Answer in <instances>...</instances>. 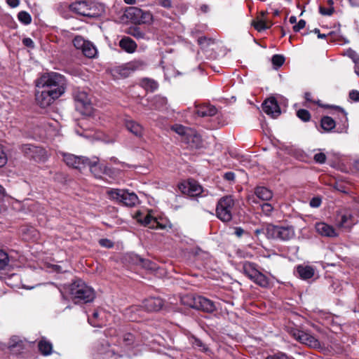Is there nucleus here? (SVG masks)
I'll use <instances>...</instances> for the list:
<instances>
[{
  "instance_id": "1",
  "label": "nucleus",
  "mask_w": 359,
  "mask_h": 359,
  "mask_svg": "<svg viewBox=\"0 0 359 359\" xmlns=\"http://www.w3.org/2000/svg\"><path fill=\"white\" fill-rule=\"evenodd\" d=\"M36 101L41 107L45 108L65 93V79L56 72L47 73L36 81Z\"/></svg>"
},
{
  "instance_id": "2",
  "label": "nucleus",
  "mask_w": 359,
  "mask_h": 359,
  "mask_svg": "<svg viewBox=\"0 0 359 359\" xmlns=\"http://www.w3.org/2000/svg\"><path fill=\"white\" fill-rule=\"evenodd\" d=\"M69 294L75 304L90 302L95 298L93 289L81 280H76L69 285Z\"/></svg>"
},
{
  "instance_id": "3",
  "label": "nucleus",
  "mask_w": 359,
  "mask_h": 359,
  "mask_svg": "<svg viewBox=\"0 0 359 359\" xmlns=\"http://www.w3.org/2000/svg\"><path fill=\"white\" fill-rule=\"evenodd\" d=\"M294 237L295 231L292 225L266 224V238L269 239L288 241Z\"/></svg>"
},
{
  "instance_id": "4",
  "label": "nucleus",
  "mask_w": 359,
  "mask_h": 359,
  "mask_svg": "<svg viewBox=\"0 0 359 359\" xmlns=\"http://www.w3.org/2000/svg\"><path fill=\"white\" fill-rule=\"evenodd\" d=\"M69 7L78 15L89 18H97L101 13L100 6L94 2L80 1L72 4Z\"/></svg>"
},
{
  "instance_id": "5",
  "label": "nucleus",
  "mask_w": 359,
  "mask_h": 359,
  "mask_svg": "<svg viewBox=\"0 0 359 359\" xmlns=\"http://www.w3.org/2000/svg\"><path fill=\"white\" fill-rule=\"evenodd\" d=\"M243 273L255 283L262 287L269 286V278L257 268V265L252 262H245L243 264Z\"/></svg>"
},
{
  "instance_id": "6",
  "label": "nucleus",
  "mask_w": 359,
  "mask_h": 359,
  "mask_svg": "<svg viewBox=\"0 0 359 359\" xmlns=\"http://www.w3.org/2000/svg\"><path fill=\"white\" fill-rule=\"evenodd\" d=\"M234 208V200L231 196H226L219 199L216 208L217 217L222 222H227L232 219Z\"/></svg>"
},
{
  "instance_id": "7",
  "label": "nucleus",
  "mask_w": 359,
  "mask_h": 359,
  "mask_svg": "<svg viewBox=\"0 0 359 359\" xmlns=\"http://www.w3.org/2000/svg\"><path fill=\"white\" fill-rule=\"evenodd\" d=\"M107 195L111 199L116 200L126 206L133 207L138 203L137 195L126 190L109 189L107 191Z\"/></svg>"
},
{
  "instance_id": "8",
  "label": "nucleus",
  "mask_w": 359,
  "mask_h": 359,
  "mask_svg": "<svg viewBox=\"0 0 359 359\" xmlns=\"http://www.w3.org/2000/svg\"><path fill=\"white\" fill-rule=\"evenodd\" d=\"M358 222L357 215L351 210L340 212L336 218V225L339 229L350 230Z\"/></svg>"
},
{
  "instance_id": "9",
  "label": "nucleus",
  "mask_w": 359,
  "mask_h": 359,
  "mask_svg": "<svg viewBox=\"0 0 359 359\" xmlns=\"http://www.w3.org/2000/svg\"><path fill=\"white\" fill-rule=\"evenodd\" d=\"M22 151L25 155L37 162H43L48 158L46 151L40 147L27 144L22 147Z\"/></svg>"
},
{
  "instance_id": "10",
  "label": "nucleus",
  "mask_w": 359,
  "mask_h": 359,
  "mask_svg": "<svg viewBox=\"0 0 359 359\" xmlns=\"http://www.w3.org/2000/svg\"><path fill=\"white\" fill-rule=\"evenodd\" d=\"M62 157L63 161L69 167L81 170L86 168V161L88 158L84 156H77L72 154L65 152H60Z\"/></svg>"
},
{
  "instance_id": "11",
  "label": "nucleus",
  "mask_w": 359,
  "mask_h": 359,
  "mask_svg": "<svg viewBox=\"0 0 359 359\" xmlns=\"http://www.w3.org/2000/svg\"><path fill=\"white\" fill-rule=\"evenodd\" d=\"M74 100L76 102V108L83 114H90L92 112V104L90 98L84 91H79L74 95Z\"/></svg>"
},
{
  "instance_id": "12",
  "label": "nucleus",
  "mask_w": 359,
  "mask_h": 359,
  "mask_svg": "<svg viewBox=\"0 0 359 359\" xmlns=\"http://www.w3.org/2000/svg\"><path fill=\"white\" fill-rule=\"evenodd\" d=\"M292 336L300 343L310 347L316 348L320 346L319 341L308 332L297 330L292 332Z\"/></svg>"
},
{
  "instance_id": "13",
  "label": "nucleus",
  "mask_w": 359,
  "mask_h": 359,
  "mask_svg": "<svg viewBox=\"0 0 359 359\" xmlns=\"http://www.w3.org/2000/svg\"><path fill=\"white\" fill-rule=\"evenodd\" d=\"M292 336L300 343L310 347L316 348L320 346L319 341L308 332L297 330L292 332Z\"/></svg>"
},
{
  "instance_id": "14",
  "label": "nucleus",
  "mask_w": 359,
  "mask_h": 359,
  "mask_svg": "<svg viewBox=\"0 0 359 359\" xmlns=\"http://www.w3.org/2000/svg\"><path fill=\"white\" fill-rule=\"evenodd\" d=\"M179 189L184 194L194 197L200 195L203 191L202 187L195 180H188L179 184Z\"/></svg>"
},
{
  "instance_id": "15",
  "label": "nucleus",
  "mask_w": 359,
  "mask_h": 359,
  "mask_svg": "<svg viewBox=\"0 0 359 359\" xmlns=\"http://www.w3.org/2000/svg\"><path fill=\"white\" fill-rule=\"evenodd\" d=\"M262 109L267 114L276 118L280 114V109L274 97L266 100L262 104Z\"/></svg>"
},
{
  "instance_id": "16",
  "label": "nucleus",
  "mask_w": 359,
  "mask_h": 359,
  "mask_svg": "<svg viewBox=\"0 0 359 359\" xmlns=\"http://www.w3.org/2000/svg\"><path fill=\"white\" fill-rule=\"evenodd\" d=\"M191 149H198L202 147L201 135L194 129L188 130V133L183 141Z\"/></svg>"
},
{
  "instance_id": "17",
  "label": "nucleus",
  "mask_w": 359,
  "mask_h": 359,
  "mask_svg": "<svg viewBox=\"0 0 359 359\" xmlns=\"http://www.w3.org/2000/svg\"><path fill=\"white\" fill-rule=\"evenodd\" d=\"M88 166L91 173L96 177L100 178L102 174L106 172V167L102 165L99 163V159L97 157L92 158H87L86 167Z\"/></svg>"
},
{
  "instance_id": "18",
  "label": "nucleus",
  "mask_w": 359,
  "mask_h": 359,
  "mask_svg": "<svg viewBox=\"0 0 359 359\" xmlns=\"http://www.w3.org/2000/svg\"><path fill=\"white\" fill-rule=\"evenodd\" d=\"M125 126L127 130L137 137L141 138L144 136V129L143 126L133 119H126Z\"/></svg>"
},
{
  "instance_id": "19",
  "label": "nucleus",
  "mask_w": 359,
  "mask_h": 359,
  "mask_svg": "<svg viewBox=\"0 0 359 359\" xmlns=\"http://www.w3.org/2000/svg\"><path fill=\"white\" fill-rule=\"evenodd\" d=\"M316 231L322 236L337 237L338 233L331 225L325 222H318L316 224Z\"/></svg>"
},
{
  "instance_id": "20",
  "label": "nucleus",
  "mask_w": 359,
  "mask_h": 359,
  "mask_svg": "<svg viewBox=\"0 0 359 359\" xmlns=\"http://www.w3.org/2000/svg\"><path fill=\"white\" fill-rule=\"evenodd\" d=\"M163 305V302L158 297H150L145 299L142 303V306L147 311H158Z\"/></svg>"
},
{
  "instance_id": "21",
  "label": "nucleus",
  "mask_w": 359,
  "mask_h": 359,
  "mask_svg": "<svg viewBox=\"0 0 359 359\" xmlns=\"http://www.w3.org/2000/svg\"><path fill=\"white\" fill-rule=\"evenodd\" d=\"M196 309L211 313L216 310V306L212 301L202 296H198Z\"/></svg>"
},
{
  "instance_id": "22",
  "label": "nucleus",
  "mask_w": 359,
  "mask_h": 359,
  "mask_svg": "<svg viewBox=\"0 0 359 359\" xmlns=\"http://www.w3.org/2000/svg\"><path fill=\"white\" fill-rule=\"evenodd\" d=\"M147 66V63L142 60L131 61L121 69V74L127 75L131 72L143 69Z\"/></svg>"
},
{
  "instance_id": "23",
  "label": "nucleus",
  "mask_w": 359,
  "mask_h": 359,
  "mask_svg": "<svg viewBox=\"0 0 359 359\" xmlns=\"http://www.w3.org/2000/svg\"><path fill=\"white\" fill-rule=\"evenodd\" d=\"M128 13L135 15L136 17L135 20L138 23H144L151 18V15L149 13L143 11L142 9L135 7L130 8Z\"/></svg>"
},
{
  "instance_id": "24",
  "label": "nucleus",
  "mask_w": 359,
  "mask_h": 359,
  "mask_svg": "<svg viewBox=\"0 0 359 359\" xmlns=\"http://www.w3.org/2000/svg\"><path fill=\"white\" fill-rule=\"evenodd\" d=\"M252 25L258 32H262L271 27L272 22L265 18V12H262L257 20L252 22Z\"/></svg>"
},
{
  "instance_id": "25",
  "label": "nucleus",
  "mask_w": 359,
  "mask_h": 359,
  "mask_svg": "<svg viewBox=\"0 0 359 359\" xmlns=\"http://www.w3.org/2000/svg\"><path fill=\"white\" fill-rule=\"evenodd\" d=\"M217 112V109L216 107L208 104L199 105L196 107V113L201 117L212 116L215 115Z\"/></svg>"
},
{
  "instance_id": "26",
  "label": "nucleus",
  "mask_w": 359,
  "mask_h": 359,
  "mask_svg": "<svg viewBox=\"0 0 359 359\" xmlns=\"http://www.w3.org/2000/svg\"><path fill=\"white\" fill-rule=\"evenodd\" d=\"M97 353L99 354L103 355L104 358L106 359H116L117 356L115 353V349L114 348H110L108 343H105L104 344H102L100 346V344H99L97 346Z\"/></svg>"
},
{
  "instance_id": "27",
  "label": "nucleus",
  "mask_w": 359,
  "mask_h": 359,
  "mask_svg": "<svg viewBox=\"0 0 359 359\" xmlns=\"http://www.w3.org/2000/svg\"><path fill=\"white\" fill-rule=\"evenodd\" d=\"M120 47L128 53H133L136 50L137 44L130 37L125 36L119 41Z\"/></svg>"
},
{
  "instance_id": "28",
  "label": "nucleus",
  "mask_w": 359,
  "mask_h": 359,
  "mask_svg": "<svg viewBox=\"0 0 359 359\" xmlns=\"http://www.w3.org/2000/svg\"><path fill=\"white\" fill-rule=\"evenodd\" d=\"M297 272L304 280L311 278L314 275V269L310 266L299 265L297 267Z\"/></svg>"
},
{
  "instance_id": "29",
  "label": "nucleus",
  "mask_w": 359,
  "mask_h": 359,
  "mask_svg": "<svg viewBox=\"0 0 359 359\" xmlns=\"http://www.w3.org/2000/svg\"><path fill=\"white\" fill-rule=\"evenodd\" d=\"M140 222L144 225L149 226L150 229H164V226L159 224L155 217L151 216L149 213L144 216L143 219H140Z\"/></svg>"
},
{
  "instance_id": "30",
  "label": "nucleus",
  "mask_w": 359,
  "mask_h": 359,
  "mask_svg": "<svg viewBox=\"0 0 359 359\" xmlns=\"http://www.w3.org/2000/svg\"><path fill=\"white\" fill-rule=\"evenodd\" d=\"M151 109L162 110L166 108L167 100L164 97L155 96L151 101Z\"/></svg>"
},
{
  "instance_id": "31",
  "label": "nucleus",
  "mask_w": 359,
  "mask_h": 359,
  "mask_svg": "<svg viewBox=\"0 0 359 359\" xmlns=\"http://www.w3.org/2000/svg\"><path fill=\"white\" fill-rule=\"evenodd\" d=\"M255 194L257 196V198L263 201H269L273 196L271 191L264 187H257L255 189Z\"/></svg>"
},
{
  "instance_id": "32",
  "label": "nucleus",
  "mask_w": 359,
  "mask_h": 359,
  "mask_svg": "<svg viewBox=\"0 0 359 359\" xmlns=\"http://www.w3.org/2000/svg\"><path fill=\"white\" fill-rule=\"evenodd\" d=\"M198 296L194 294H186L181 297L182 304L196 309Z\"/></svg>"
},
{
  "instance_id": "33",
  "label": "nucleus",
  "mask_w": 359,
  "mask_h": 359,
  "mask_svg": "<svg viewBox=\"0 0 359 359\" xmlns=\"http://www.w3.org/2000/svg\"><path fill=\"white\" fill-rule=\"evenodd\" d=\"M39 351L44 355H48L51 354L53 351V346L50 342L42 339L39 342L38 344Z\"/></svg>"
},
{
  "instance_id": "34",
  "label": "nucleus",
  "mask_w": 359,
  "mask_h": 359,
  "mask_svg": "<svg viewBox=\"0 0 359 359\" xmlns=\"http://www.w3.org/2000/svg\"><path fill=\"white\" fill-rule=\"evenodd\" d=\"M321 128L326 132L331 131L336 126V123L330 116H324L321 119Z\"/></svg>"
},
{
  "instance_id": "35",
  "label": "nucleus",
  "mask_w": 359,
  "mask_h": 359,
  "mask_svg": "<svg viewBox=\"0 0 359 359\" xmlns=\"http://www.w3.org/2000/svg\"><path fill=\"white\" fill-rule=\"evenodd\" d=\"M81 51L86 57L89 58L94 57L97 54L96 48L89 41H87Z\"/></svg>"
},
{
  "instance_id": "36",
  "label": "nucleus",
  "mask_w": 359,
  "mask_h": 359,
  "mask_svg": "<svg viewBox=\"0 0 359 359\" xmlns=\"http://www.w3.org/2000/svg\"><path fill=\"white\" fill-rule=\"evenodd\" d=\"M339 111L341 115V126H339L337 129L338 133H346L348 130V118L346 113L342 109L339 108Z\"/></svg>"
},
{
  "instance_id": "37",
  "label": "nucleus",
  "mask_w": 359,
  "mask_h": 359,
  "mask_svg": "<svg viewBox=\"0 0 359 359\" xmlns=\"http://www.w3.org/2000/svg\"><path fill=\"white\" fill-rule=\"evenodd\" d=\"M172 130L176 133L182 136V141L185 138L188 133V130H190V128H186L182 125L175 124L172 127Z\"/></svg>"
},
{
  "instance_id": "38",
  "label": "nucleus",
  "mask_w": 359,
  "mask_h": 359,
  "mask_svg": "<svg viewBox=\"0 0 359 359\" xmlns=\"http://www.w3.org/2000/svg\"><path fill=\"white\" fill-rule=\"evenodd\" d=\"M9 262L8 254L5 251L0 250V271L6 269L9 264Z\"/></svg>"
},
{
  "instance_id": "39",
  "label": "nucleus",
  "mask_w": 359,
  "mask_h": 359,
  "mask_svg": "<svg viewBox=\"0 0 359 359\" xmlns=\"http://www.w3.org/2000/svg\"><path fill=\"white\" fill-rule=\"evenodd\" d=\"M100 311H95L91 317H88L89 323L93 327H101L102 325L100 322Z\"/></svg>"
},
{
  "instance_id": "40",
  "label": "nucleus",
  "mask_w": 359,
  "mask_h": 359,
  "mask_svg": "<svg viewBox=\"0 0 359 359\" xmlns=\"http://www.w3.org/2000/svg\"><path fill=\"white\" fill-rule=\"evenodd\" d=\"M18 18L24 25H29L32 22L31 15L26 11H20L18 15Z\"/></svg>"
},
{
  "instance_id": "41",
  "label": "nucleus",
  "mask_w": 359,
  "mask_h": 359,
  "mask_svg": "<svg viewBox=\"0 0 359 359\" xmlns=\"http://www.w3.org/2000/svg\"><path fill=\"white\" fill-rule=\"evenodd\" d=\"M87 41L83 39V37L80 36H76L73 40L74 46L80 50H83V47L86 44Z\"/></svg>"
},
{
  "instance_id": "42",
  "label": "nucleus",
  "mask_w": 359,
  "mask_h": 359,
  "mask_svg": "<svg viewBox=\"0 0 359 359\" xmlns=\"http://www.w3.org/2000/svg\"><path fill=\"white\" fill-rule=\"evenodd\" d=\"M198 43L201 46V48H205L206 47L214 43V41L207 37H200L198 39Z\"/></svg>"
},
{
  "instance_id": "43",
  "label": "nucleus",
  "mask_w": 359,
  "mask_h": 359,
  "mask_svg": "<svg viewBox=\"0 0 359 359\" xmlns=\"http://www.w3.org/2000/svg\"><path fill=\"white\" fill-rule=\"evenodd\" d=\"M285 62V57L281 55H274L272 57V63L277 67H280L283 65Z\"/></svg>"
},
{
  "instance_id": "44",
  "label": "nucleus",
  "mask_w": 359,
  "mask_h": 359,
  "mask_svg": "<svg viewBox=\"0 0 359 359\" xmlns=\"http://www.w3.org/2000/svg\"><path fill=\"white\" fill-rule=\"evenodd\" d=\"M297 115L301 120L304 121H308L311 118L309 112L306 109L298 110Z\"/></svg>"
},
{
  "instance_id": "45",
  "label": "nucleus",
  "mask_w": 359,
  "mask_h": 359,
  "mask_svg": "<svg viewBox=\"0 0 359 359\" xmlns=\"http://www.w3.org/2000/svg\"><path fill=\"white\" fill-rule=\"evenodd\" d=\"M319 12L323 15H328L330 16L334 13V8L330 6L329 8H325L323 6L319 7Z\"/></svg>"
},
{
  "instance_id": "46",
  "label": "nucleus",
  "mask_w": 359,
  "mask_h": 359,
  "mask_svg": "<svg viewBox=\"0 0 359 359\" xmlns=\"http://www.w3.org/2000/svg\"><path fill=\"white\" fill-rule=\"evenodd\" d=\"M7 162V156L4 150L3 146L0 144V168L3 167Z\"/></svg>"
},
{
  "instance_id": "47",
  "label": "nucleus",
  "mask_w": 359,
  "mask_h": 359,
  "mask_svg": "<svg viewBox=\"0 0 359 359\" xmlns=\"http://www.w3.org/2000/svg\"><path fill=\"white\" fill-rule=\"evenodd\" d=\"M313 159L316 163H324L326 161V156L324 153H318L314 155Z\"/></svg>"
},
{
  "instance_id": "48",
  "label": "nucleus",
  "mask_w": 359,
  "mask_h": 359,
  "mask_svg": "<svg viewBox=\"0 0 359 359\" xmlns=\"http://www.w3.org/2000/svg\"><path fill=\"white\" fill-rule=\"evenodd\" d=\"M123 341L126 345H131L134 341V336L131 333H127L123 336Z\"/></svg>"
},
{
  "instance_id": "49",
  "label": "nucleus",
  "mask_w": 359,
  "mask_h": 359,
  "mask_svg": "<svg viewBox=\"0 0 359 359\" xmlns=\"http://www.w3.org/2000/svg\"><path fill=\"white\" fill-rule=\"evenodd\" d=\"M345 55L350 57L353 62L359 57L357 53L352 49L347 50L345 53Z\"/></svg>"
},
{
  "instance_id": "50",
  "label": "nucleus",
  "mask_w": 359,
  "mask_h": 359,
  "mask_svg": "<svg viewBox=\"0 0 359 359\" xmlns=\"http://www.w3.org/2000/svg\"><path fill=\"white\" fill-rule=\"evenodd\" d=\"M99 243L100 245L107 248H111L114 245L113 242H111L110 240L106 239V238L100 239L99 241Z\"/></svg>"
},
{
  "instance_id": "51",
  "label": "nucleus",
  "mask_w": 359,
  "mask_h": 359,
  "mask_svg": "<svg viewBox=\"0 0 359 359\" xmlns=\"http://www.w3.org/2000/svg\"><path fill=\"white\" fill-rule=\"evenodd\" d=\"M156 4L166 8H171L172 5L171 0H156Z\"/></svg>"
},
{
  "instance_id": "52",
  "label": "nucleus",
  "mask_w": 359,
  "mask_h": 359,
  "mask_svg": "<svg viewBox=\"0 0 359 359\" xmlns=\"http://www.w3.org/2000/svg\"><path fill=\"white\" fill-rule=\"evenodd\" d=\"M321 198L320 197H314L310 201V205L312 208H318L321 204Z\"/></svg>"
},
{
  "instance_id": "53",
  "label": "nucleus",
  "mask_w": 359,
  "mask_h": 359,
  "mask_svg": "<svg viewBox=\"0 0 359 359\" xmlns=\"http://www.w3.org/2000/svg\"><path fill=\"white\" fill-rule=\"evenodd\" d=\"M306 26V21L304 20H300L297 25L293 27V30L295 32H299L302 29Z\"/></svg>"
},
{
  "instance_id": "54",
  "label": "nucleus",
  "mask_w": 359,
  "mask_h": 359,
  "mask_svg": "<svg viewBox=\"0 0 359 359\" xmlns=\"http://www.w3.org/2000/svg\"><path fill=\"white\" fill-rule=\"evenodd\" d=\"M273 209L272 205L268 203H264L262 205V210L266 215H269L272 212Z\"/></svg>"
},
{
  "instance_id": "55",
  "label": "nucleus",
  "mask_w": 359,
  "mask_h": 359,
  "mask_svg": "<svg viewBox=\"0 0 359 359\" xmlns=\"http://www.w3.org/2000/svg\"><path fill=\"white\" fill-rule=\"evenodd\" d=\"M130 34L137 39H142L144 37V33L138 28L134 29Z\"/></svg>"
},
{
  "instance_id": "56",
  "label": "nucleus",
  "mask_w": 359,
  "mask_h": 359,
  "mask_svg": "<svg viewBox=\"0 0 359 359\" xmlns=\"http://www.w3.org/2000/svg\"><path fill=\"white\" fill-rule=\"evenodd\" d=\"M146 85L147 88H149L151 91L156 90L158 88V84L154 81L147 80Z\"/></svg>"
},
{
  "instance_id": "57",
  "label": "nucleus",
  "mask_w": 359,
  "mask_h": 359,
  "mask_svg": "<svg viewBox=\"0 0 359 359\" xmlns=\"http://www.w3.org/2000/svg\"><path fill=\"white\" fill-rule=\"evenodd\" d=\"M22 43L29 48H33L34 47V43L30 38H25L22 40Z\"/></svg>"
},
{
  "instance_id": "58",
  "label": "nucleus",
  "mask_w": 359,
  "mask_h": 359,
  "mask_svg": "<svg viewBox=\"0 0 359 359\" xmlns=\"http://www.w3.org/2000/svg\"><path fill=\"white\" fill-rule=\"evenodd\" d=\"M266 359H289V358L285 353H279L273 356L267 357Z\"/></svg>"
},
{
  "instance_id": "59",
  "label": "nucleus",
  "mask_w": 359,
  "mask_h": 359,
  "mask_svg": "<svg viewBox=\"0 0 359 359\" xmlns=\"http://www.w3.org/2000/svg\"><path fill=\"white\" fill-rule=\"evenodd\" d=\"M349 97L354 101H359V91L357 90H351L349 93Z\"/></svg>"
},
{
  "instance_id": "60",
  "label": "nucleus",
  "mask_w": 359,
  "mask_h": 359,
  "mask_svg": "<svg viewBox=\"0 0 359 359\" xmlns=\"http://www.w3.org/2000/svg\"><path fill=\"white\" fill-rule=\"evenodd\" d=\"M255 233L257 237H259L262 234H264L266 236V225L263 226L261 229H257L255 231Z\"/></svg>"
},
{
  "instance_id": "61",
  "label": "nucleus",
  "mask_w": 359,
  "mask_h": 359,
  "mask_svg": "<svg viewBox=\"0 0 359 359\" xmlns=\"http://www.w3.org/2000/svg\"><path fill=\"white\" fill-rule=\"evenodd\" d=\"M194 345L196 347L202 348L203 351H208V348H206L205 345L203 344V342L198 339H194Z\"/></svg>"
},
{
  "instance_id": "62",
  "label": "nucleus",
  "mask_w": 359,
  "mask_h": 359,
  "mask_svg": "<svg viewBox=\"0 0 359 359\" xmlns=\"http://www.w3.org/2000/svg\"><path fill=\"white\" fill-rule=\"evenodd\" d=\"M224 178L228 181H233L235 179V174L233 172H228L224 175Z\"/></svg>"
},
{
  "instance_id": "63",
  "label": "nucleus",
  "mask_w": 359,
  "mask_h": 359,
  "mask_svg": "<svg viewBox=\"0 0 359 359\" xmlns=\"http://www.w3.org/2000/svg\"><path fill=\"white\" fill-rule=\"evenodd\" d=\"M7 4L12 8H15L18 6L19 0H6Z\"/></svg>"
},
{
  "instance_id": "64",
  "label": "nucleus",
  "mask_w": 359,
  "mask_h": 359,
  "mask_svg": "<svg viewBox=\"0 0 359 359\" xmlns=\"http://www.w3.org/2000/svg\"><path fill=\"white\" fill-rule=\"evenodd\" d=\"M355 63V72L359 76V57L354 62Z\"/></svg>"
}]
</instances>
